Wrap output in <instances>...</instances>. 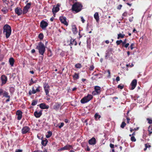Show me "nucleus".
Returning a JSON list of instances; mask_svg holds the SVG:
<instances>
[{"mask_svg": "<svg viewBox=\"0 0 152 152\" xmlns=\"http://www.w3.org/2000/svg\"><path fill=\"white\" fill-rule=\"evenodd\" d=\"M37 82V80H36L34 81L33 80L32 78H31L30 81V83L29 84V85L31 86V85L33 84L34 83H36Z\"/></svg>", "mask_w": 152, "mask_h": 152, "instance_id": "7c9ffc66", "label": "nucleus"}, {"mask_svg": "<svg viewBox=\"0 0 152 152\" xmlns=\"http://www.w3.org/2000/svg\"><path fill=\"white\" fill-rule=\"evenodd\" d=\"M64 125V123L63 122L61 123L60 125L58 126V128L61 129L62 127Z\"/></svg>", "mask_w": 152, "mask_h": 152, "instance_id": "49530a36", "label": "nucleus"}, {"mask_svg": "<svg viewBox=\"0 0 152 152\" xmlns=\"http://www.w3.org/2000/svg\"><path fill=\"white\" fill-rule=\"evenodd\" d=\"M149 131V134H148V135L149 136H151V134H152V131Z\"/></svg>", "mask_w": 152, "mask_h": 152, "instance_id": "774afa93", "label": "nucleus"}, {"mask_svg": "<svg viewBox=\"0 0 152 152\" xmlns=\"http://www.w3.org/2000/svg\"><path fill=\"white\" fill-rule=\"evenodd\" d=\"M101 117V115L98 113H96L94 116V119L96 121L99 120Z\"/></svg>", "mask_w": 152, "mask_h": 152, "instance_id": "a878e982", "label": "nucleus"}, {"mask_svg": "<svg viewBox=\"0 0 152 152\" xmlns=\"http://www.w3.org/2000/svg\"><path fill=\"white\" fill-rule=\"evenodd\" d=\"M133 17H132V18H129V21L130 22H132V21H133Z\"/></svg>", "mask_w": 152, "mask_h": 152, "instance_id": "e2e57ef3", "label": "nucleus"}, {"mask_svg": "<svg viewBox=\"0 0 152 152\" xmlns=\"http://www.w3.org/2000/svg\"><path fill=\"white\" fill-rule=\"evenodd\" d=\"M38 37L40 39V40H42L43 39V37H44V35L42 33H40L39 34V36H38Z\"/></svg>", "mask_w": 152, "mask_h": 152, "instance_id": "f704fd0d", "label": "nucleus"}, {"mask_svg": "<svg viewBox=\"0 0 152 152\" xmlns=\"http://www.w3.org/2000/svg\"><path fill=\"white\" fill-rule=\"evenodd\" d=\"M145 146L147 147V148H150L151 147V145H150V143H146L145 144Z\"/></svg>", "mask_w": 152, "mask_h": 152, "instance_id": "de8ad7c7", "label": "nucleus"}, {"mask_svg": "<svg viewBox=\"0 0 152 152\" xmlns=\"http://www.w3.org/2000/svg\"><path fill=\"white\" fill-rule=\"evenodd\" d=\"M71 148L73 149L72 146L71 145H66L65 146L59 149L58 150V151H60L64 150H69Z\"/></svg>", "mask_w": 152, "mask_h": 152, "instance_id": "1a4fd4ad", "label": "nucleus"}, {"mask_svg": "<svg viewBox=\"0 0 152 152\" xmlns=\"http://www.w3.org/2000/svg\"><path fill=\"white\" fill-rule=\"evenodd\" d=\"M37 101L35 100H33L32 101L31 103V105L32 106H34L36 105L37 104Z\"/></svg>", "mask_w": 152, "mask_h": 152, "instance_id": "4c0bfd02", "label": "nucleus"}, {"mask_svg": "<svg viewBox=\"0 0 152 152\" xmlns=\"http://www.w3.org/2000/svg\"><path fill=\"white\" fill-rule=\"evenodd\" d=\"M116 80L117 82L119 81L120 80V78L119 76H117L116 79Z\"/></svg>", "mask_w": 152, "mask_h": 152, "instance_id": "13d9d810", "label": "nucleus"}, {"mask_svg": "<svg viewBox=\"0 0 152 152\" xmlns=\"http://www.w3.org/2000/svg\"><path fill=\"white\" fill-rule=\"evenodd\" d=\"M124 87V85L122 84H121L118 86V88H120L121 89H123Z\"/></svg>", "mask_w": 152, "mask_h": 152, "instance_id": "58836bf2", "label": "nucleus"}, {"mask_svg": "<svg viewBox=\"0 0 152 152\" xmlns=\"http://www.w3.org/2000/svg\"><path fill=\"white\" fill-rule=\"evenodd\" d=\"M42 110H41L39 112L37 111H35L34 113V116L36 118H39L42 115Z\"/></svg>", "mask_w": 152, "mask_h": 152, "instance_id": "dca6fc26", "label": "nucleus"}, {"mask_svg": "<svg viewBox=\"0 0 152 152\" xmlns=\"http://www.w3.org/2000/svg\"><path fill=\"white\" fill-rule=\"evenodd\" d=\"M1 86L5 84L7 82V77L4 75H3L1 76Z\"/></svg>", "mask_w": 152, "mask_h": 152, "instance_id": "ddd939ff", "label": "nucleus"}, {"mask_svg": "<svg viewBox=\"0 0 152 152\" xmlns=\"http://www.w3.org/2000/svg\"><path fill=\"white\" fill-rule=\"evenodd\" d=\"M60 5L59 4H58L56 7H55L54 6L52 9V12L53 14H55L59 10V7Z\"/></svg>", "mask_w": 152, "mask_h": 152, "instance_id": "a211bd4d", "label": "nucleus"}, {"mask_svg": "<svg viewBox=\"0 0 152 152\" xmlns=\"http://www.w3.org/2000/svg\"><path fill=\"white\" fill-rule=\"evenodd\" d=\"M86 150L88 151H90V149L89 147L88 146H87V148L86 149Z\"/></svg>", "mask_w": 152, "mask_h": 152, "instance_id": "680f3d73", "label": "nucleus"}, {"mask_svg": "<svg viewBox=\"0 0 152 152\" xmlns=\"http://www.w3.org/2000/svg\"><path fill=\"white\" fill-rule=\"evenodd\" d=\"M36 48L38 50L39 54L43 56L45 50V47L42 42H40L39 43Z\"/></svg>", "mask_w": 152, "mask_h": 152, "instance_id": "f03ea898", "label": "nucleus"}, {"mask_svg": "<svg viewBox=\"0 0 152 152\" xmlns=\"http://www.w3.org/2000/svg\"><path fill=\"white\" fill-rule=\"evenodd\" d=\"M52 135V132L50 131L48 132V134L46 135V137L47 138H50Z\"/></svg>", "mask_w": 152, "mask_h": 152, "instance_id": "72a5a7b5", "label": "nucleus"}, {"mask_svg": "<svg viewBox=\"0 0 152 152\" xmlns=\"http://www.w3.org/2000/svg\"><path fill=\"white\" fill-rule=\"evenodd\" d=\"M77 44L76 41L75 40V39H70V43L69 45L71 46V48H72V46L73 45H76Z\"/></svg>", "mask_w": 152, "mask_h": 152, "instance_id": "aec40b11", "label": "nucleus"}, {"mask_svg": "<svg viewBox=\"0 0 152 152\" xmlns=\"http://www.w3.org/2000/svg\"><path fill=\"white\" fill-rule=\"evenodd\" d=\"M72 31L74 34H76L77 33V30L75 25H73L72 26Z\"/></svg>", "mask_w": 152, "mask_h": 152, "instance_id": "b1692460", "label": "nucleus"}, {"mask_svg": "<svg viewBox=\"0 0 152 152\" xmlns=\"http://www.w3.org/2000/svg\"><path fill=\"white\" fill-rule=\"evenodd\" d=\"M59 20L61 22L67 26L68 25V23L66 21V18L65 17L61 16L60 17Z\"/></svg>", "mask_w": 152, "mask_h": 152, "instance_id": "f8f14e48", "label": "nucleus"}, {"mask_svg": "<svg viewBox=\"0 0 152 152\" xmlns=\"http://www.w3.org/2000/svg\"><path fill=\"white\" fill-rule=\"evenodd\" d=\"M122 40H117L116 41V44L117 45H120L121 43L122 44Z\"/></svg>", "mask_w": 152, "mask_h": 152, "instance_id": "ea45409f", "label": "nucleus"}, {"mask_svg": "<svg viewBox=\"0 0 152 152\" xmlns=\"http://www.w3.org/2000/svg\"><path fill=\"white\" fill-rule=\"evenodd\" d=\"M139 128L137 127L136 128H135L134 129H132V128H130V131L131 132H132L133 131H136L137 130L139 129Z\"/></svg>", "mask_w": 152, "mask_h": 152, "instance_id": "a19ab883", "label": "nucleus"}, {"mask_svg": "<svg viewBox=\"0 0 152 152\" xmlns=\"http://www.w3.org/2000/svg\"><path fill=\"white\" fill-rule=\"evenodd\" d=\"M32 152H42V151H40V150H35V151H33Z\"/></svg>", "mask_w": 152, "mask_h": 152, "instance_id": "0e129e2a", "label": "nucleus"}, {"mask_svg": "<svg viewBox=\"0 0 152 152\" xmlns=\"http://www.w3.org/2000/svg\"><path fill=\"white\" fill-rule=\"evenodd\" d=\"M94 91H93L92 94L94 95H99L101 92V88L98 86H96L94 87Z\"/></svg>", "mask_w": 152, "mask_h": 152, "instance_id": "0eeeda50", "label": "nucleus"}, {"mask_svg": "<svg viewBox=\"0 0 152 152\" xmlns=\"http://www.w3.org/2000/svg\"><path fill=\"white\" fill-rule=\"evenodd\" d=\"M23 150L21 149H17L16 150L15 152H22Z\"/></svg>", "mask_w": 152, "mask_h": 152, "instance_id": "5fc2aeb1", "label": "nucleus"}, {"mask_svg": "<svg viewBox=\"0 0 152 152\" xmlns=\"http://www.w3.org/2000/svg\"><path fill=\"white\" fill-rule=\"evenodd\" d=\"M137 80L135 79H134L132 81L130 84L131 86H132L131 88L130 89L131 90H133L135 88L137 85Z\"/></svg>", "mask_w": 152, "mask_h": 152, "instance_id": "2eb2a0df", "label": "nucleus"}, {"mask_svg": "<svg viewBox=\"0 0 152 152\" xmlns=\"http://www.w3.org/2000/svg\"><path fill=\"white\" fill-rule=\"evenodd\" d=\"M82 7V6L81 4L76 2L72 5V9L73 11H75L76 12H77L81 10Z\"/></svg>", "mask_w": 152, "mask_h": 152, "instance_id": "7ed1b4c3", "label": "nucleus"}, {"mask_svg": "<svg viewBox=\"0 0 152 152\" xmlns=\"http://www.w3.org/2000/svg\"><path fill=\"white\" fill-rule=\"evenodd\" d=\"M43 87L46 95L49 96V93L50 90V86L48 83H43Z\"/></svg>", "mask_w": 152, "mask_h": 152, "instance_id": "39448f33", "label": "nucleus"}, {"mask_svg": "<svg viewBox=\"0 0 152 152\" xmlns=\"http://www.w3.org/2000/svg\"><path fill=\"white\" fill-rule=\"evenodd\" d=\"M73 77L74 79H77L79 78V74L75 72L73 75Z\"/></svg>", "mask_w": 152, "mask_h": 152, "instance_id": "cd10ccee", "label": "nucleus"}, {"mask_svg": "<svg viewBox=\"0 0 152 152\" xmlns=\"http://www.w3.org/2000/svg\"><path fill=\"white\" fill-rule=\"evenodd\" d=\"M61 106V104L58 102H56L53 106V109L56 111L58 110Z\"/></svg>", "mask_w": 152, "mask_h": 152, "instance_id": "412c9836", "label": "nucleus"}, {"mask_svg": "<svg viewBox=\"0 0 152 152\" xmlns=\"http://www.w3.org/2000/svg\"><path fill=\"white\" fill-rule=\"evenodd\" d=\"M94 68V67L93 65H92L90 66L89 69L90 70H93Z\"/></svg>", "mask_w": 152, "mask_h": 152, "instance_id": "8fccbe9b", "label": "nucleus"}, {"mask_svg": "<svg viewBox=\"0 0 152 152\" xmlns=\"http://www.w3.org/2000/svg\"><path fill=\"white\" fill-rule=\"evenodd\" d=\"M23 112L20 110H18L16 112V115H18L17 119L20 120H21L22 117Z\"/></svg>", "mask_w": 152, "mask_h": 152, "instance_id": "f3484780", "label": "nucleus"}, {"mask_svg": "<svg viewBox=\"0 0 152 152\" xmlns=\"http://www.w3.org/2000/svg\"><path fill=\"white\" fill-rule=\"evenodd\" d=\"M31 5V2L28 3L24 7L23 9V14H25L27 13L29 9L30 8Z\"/></svg>", "mask_w": 152, "mask_h": 152, "instance_id": "6e6552de", "label": "nucleus"}, {"mask_svg": "<svg viewBox=\"0 0 152 152\" xmlns=\"http://www.w3.org/2000/svg\"><path fill=\"white\" fill-rule=\"evenodd\" d=\"M93 98L92 95L88 94L87 96L84 97L81 100L80 102L82 104H84L89 101Z\"/></svg>", "mask_w": 152, "mask_h": 152, "instance_id": "20e7f679", "label": "nucleus"}, {"mask_svg": "<svg viewBox=\"0 0 152 152\" xmlns=\"http://www.w3.org/2000/svg\"><path fill=\"white\" fill-rule=\"evenodd\" d=\"M94 17L96 22H98L99 21V17L98 13L97 12H96L94 14Z\"/></svg>", "mask_w": 152, "mask_h": 152, "instance_id": "393cba45", "label": "nucleus"}, {"mask_svg": "<svg viewBox=\"0 0 152 152\" xmlns=\"http://www.w3.org/2000/svg\"><path fill=\"white\" fill-rule=\"evenodd\" d=\"M126 41L127 39H126L123 41H122V44H121L124 45V44H125V43H126Z\"/></svg>", "mask_w": 152, "mask_h": 152, "instance_id": "6e6d98bb", "label": "nucleus"}, {"mask_svg": "<svg viewBox=\"0 0 152 152\" xmlns=\"http://www.w3.org/2000/svg\"><path fill=\"white\" fill-rule=\"evenodd\" d=\"M122 7V5L120 4L117 7V9L118 10H120L121 9Z\"/></svg>", "mask_w": 152, "mask_h": 152, "instance_id": "3c124183", "label": "nucleus"}, {"mask_svg": "<svg viewBox=\"0 0 152 152\" xmlns=\"http://www.w3.org/2000/svg\"><path fill=\"white\" fill-rule=\"evenodd\" d=\"M30 130V128L27 126H24L21 129V133L22 134H26Z\"/></svg>", "mask_w": 152, "mask_h": 152, "instance_id": "9d476101", "label": "nucleus"}, {"mask_svg": "<svg viewBox=\"0 0 152 152\" xmlns=\"http://www.w3.org/2000/svg\"><path fill=\"white\" fill-rule=\"evenodd\" d=\"M43 137H42L41 139L42 140L41 144L43 146H45L48 142V140L47 139L45 138V140H43Z\"/></svg>", "mask_w": 152, "mask_h": 152, "instance_id": "5701e85b", "label": "nucleus"}, {"mask_svg": "<svg viewBox=\"0 0 152 152\" xmlns=\"http://www.w3.org/2000/svg\"><path fill=\"white\" fill-rule=\"evenodd\" d=\"M126 119L127 120V123L129 124V121L130 120V119L128 117L126 118Z\"/></svg>", "mask_w": 152, "mask_h": 152, "instance_id": "052dcab7", "label": "nucleus"}, {"mask_svg": "<svg viewBox=\"0 0 152 152\" xmlns=\"http://www.w3.org/2000/svg\"><path fill=\"white\" fill-rule=\"evenodd\" d=\"M125 35L124 34H121V33H120L118 34V37L117 39H119L120 38H124Z\"/></svg>", "mask_w": 152, "mask_h": 152, "instance_id": "c756f323", "label": "nucleus"}, {"mask_svg": "<svg viewBox=\"0 0 152 152\" xmlns=\"http://www.w3.org/2000/svg\"><path fill=\"white\" fill-rule=\"evenodd\" d=\"M147 120L148 121V123L149 124H151L152 123V120L150 119L149 118H147Z\"/></svg>", "mask_w": 152, "mask_h": 152, "instance_id": "a18cd8bd", "label": "nucleus"}, {"mask_svg": "<svg viewBox=\"0 0 152 152\" xmlns=\"http://www.w3.org/2000/svg\"><path fill=\"white\" fill-rule=\"evenodd\" d=\"M128 14V13L127 12H124L123 14H122V16L124 17H126L127 16Z\"/></svg>", "mask_w": 152, "mask_h": 152, "instance_id": "09e8293b", "label": "nucleus"}, {"mask_svg": "<svg viewBox=\"0 0 152 152\" xmlns=\"http://www.w3.org/2000/svg\"><path fill=\"white\" fill-rule=\"evenodd\" d=\"M64 122H65L66 123H68V122H69V120L68 119H66L64 120Z\"/></svg>", "mask_w": 152, "mask_h": 152, "instance_id": "338daca9", "label": "nucleus"}, {"mask_svg": "<svg viewBox=\"0 0 152 152\" xmlns=\"http://www.w3.org/2000/svg\"><path fill=\"white\" fill-rule=\"evenodd\" d=\"M1 11L4 14H6L8 11V10L6 7H3L1 10Z\"/></svg>", "mask_w": 152, "mask_h": 152, "instance_id": "2f4dec72", "label": "nucleus"}, {"mask_svg": "<svg viewBox=\"0 0 152 152\" xmlns=\"http://www.w3.org/2000/svg\"><path fill=\"white\" fill-rule=\"evenodd\" d=\"M40 88L41 87L39 86L37 87L36 89L35 90L34 87H32V90L31 91V90H30L28 92L29 95H31L32 94H35L37 92H40Z\"/></svg>", "mask_w": 152, "mask_h": 152, "instance_id": "423d86ee", "label": "nucleus"}, {"mask_svg": "<svg viewBox=\"0 0 152 152\" xmlns=\"http://www.w3.org/2000/svg\"><path fill=\"white\" fill-rule=\"evenodd\" d=\"M35 52V50L34 49H33L31 50V53H34Z\"/></svg>", "mask_w": 152, "mask_h": 152, "instance_id": "69168bd1", "label": "nucleus"}, {"mask_svg": "<svg viewBox=\"0 0 152 152\" xmlns=\"http://www.w3.org/2000/svg\"><path fill=\"white\" fill-rule=\"evenodd\" d=\"M122 47H125L126 48H127L129 46V44L128 43H126L124 45L121 44Z\"/></svg>", "mask_w": 152, "mask_h": 152, "instance_id": "c9c22d12", "label": "nucleus"}, {"mask_svg": "<svg viewBox=\"0 0 152 152\" xmlns=\"http://www.w3.org/2000/svg\"><path fill=\"white\" fill-rule=\"evenodd\" d=\"M110 148H114V145L113 144H111V143H110Z\"/></svg>", "mask_w": 152, "mask_h": 152, "instance_id": "bf43d9fd", "label": "nucleus"}, {"mask_svg": "<svg viewBox=\"0 0 152 152\" xmlns=\"http://www.w3.org/2000/svg\"><path fill=\"white\" fill-rule=\"evenodd\" d=\"M48 25V23L44 20H42L40 22V27L43 29H45Z\"/></svg>", "mask_w": 152, "mask_h": 152, "instance_id": "9b49d317", "label": "nucleus"}, {"mask_svg": "<svg viewBox=\"0 0 152 152\" xmlns=\"http://www.w3.org/2000/svg\"><path fill=\"white\" fill-rule=\"evenodd\" d=\"M81 21H82V22L83 23H84L85 22V20L84 19V18L83 17H81Z\"/></svg>", "mask_w": 152, "mask_h": 152, "instance_id": "4d7b16f0", "label": "nucleus"}, {"mask_svg": "<svg viewBox=\"0 0 152 152\" xmlns=\"http://www.w3.org/2000/svg\"><path fill=\"white\" fill-rule=\"evenodd\" d=\"M152 130V125H150L148 127V131Z\"/></svg>", "mask_w": 152, "mask_h": 152, "instance_id": "603ef678", "label": "nucleus"}, {"mask_svg": "<svg viewBox=\"0 0 152 152\" xmlns=\"http://www.w3.org/2000/svg\"><path fill=\"white\" fill-rule=\"evenodd\" d=\"M3 96L7 98H10V96L9 95V93L8 92L5 91L3 93Z\"/></svg>", "mask_w": 152, "mask_h": 152, "instance_id": "c85d7f7f", "label": "nucleus"}, {"mask_svg": "<svg viewBox=\"0 0 152 152\" xmlns=\"http://www.w3.org/2000/svg\"><path fill=\"white\" fill-rule=\"evenodd\" d=\"M96 143V139L94 137H93L88 140V143L91 145H94Z\"/></svg>", "mask_w": 152, "mask_h": 152, "instance_id": "6ab92c4d", "label": "nucleus"}, {"mask_svg": "<svg viewBox=\"0 0 152 152\" xmlns=\"http://www.w3.org/2000/svg\"><path fill=\"white\" fill-rule=\"evenodd\" d=\"M75 68L80 69L82 67V65L80 63H77L75 65Z\"/></svg>", "mask_w": 152, "mask_h": 152, "instance_id": "473e14b6", "label": "nucleus"}, {"mask_svg": "<svg viewBox=\"0 0 152 152\" xmlns=\"http://www.w3.org/2000/svg\"><path fill=\"white\" fill-rule=\"evenodd\" d=\"M39 107L42 109H48L49 107L48 105H46L45 103H41L39 105Z\"/></svg>", "mask_w": 152, "mask_h": 152, "instance_id": "4be33fe9", "label": "nucleus"}, {"mask_svg": "<svg viewBox=\"0 0 152 152\" xmlns=\"http://www.w3.org/2000/svg\"><path fill=\"white\" fill-rule=\"evenodd\" d=\"M2 1L4 3H5V4H7V5H8V1H7V0H3Z\"/></svg>", "mask_w": 152, "mask_h": 152, "instance_id": "864d4df0", "label": "nucleus"}, {"mask_svg": "<svg viewBox=\"0 0 152 152\" xmlns=\"http://www.w3.org/2000/svg\"><path fill=\"white\" fill-rule=\"evenodd\" d=\"M134 43H132L130 45V48L131 50H132L134 48Z\"/></svg>", "mask_w": 152, "mask_h": 152, "instance_id": "c03bdc74", "label": "nucleus"}, {"mask_svg": "<svg viewBox=\"0 0 152 152\" xmlns=\"http://www.w3.org/2000/svg\"><path fill=\"white\" fill-rule=\"evenodd\" d=\"M11 27L8 24L5 25L3 27L4 34H5L7 38H8L11 35Z\"/></svg>", "mask_w": 152, "mask_h": 152, "instance_id": "f257e3e1", "label": "nucleus"}, {"mask_svg": "<svg viewBox=\"0 0 152 152\" xmlns=\"http://www.w3.org/2000/svg\"><path fill=\"white\" fill-rule=\"evenodd\" d=\"M126 123L124 122L123 121L121 125V127L123 129L126 126Z\"/></svg>", "mask_w": 152, "mask_h": 152, "instance_id": "e433bc0d", "label": "nucleus"}, {"mask_svg": "<svg viewBox=\"0 0 152 152\" xmlns=\"http://www.w3.org/2000/svg\"><path fill=\"white\" fill-rule=\"evenodd\" d=\"M15 13L18 15L20 16L23 13V11L19 7H17L15 8Z\"/></svg>", "mask_w": 152, "mask_h": 152, "instance_id": "4468645a", "label": "nucleus"}, {"mask_svg": "<svg viewBox=\"0 0 152 152\" xmlns=\"http://www.w3.org/2000/svg\"><path fill=\"white\" fill-rule=\"evenodd\" d=\"M14 59L13 58H11L9 59V62L10 63V64L11 65V66H13L14 63Z\"/></svg>", "mask_w": 152, "mask_h": 152, "instance_id": "bb28decb", "label": "nucleus"}, {"mask_svg": "<svg viewBox=\"0 0 152 152\" xmlns=\"http://www.w3.org/2000/svg\"><path fill=\"white\" fill-rule=\"evenodd\" d=\"M5 91L2 89H0V96L3 95V93Z\"/></svg>", "mask_w": 152, "mask_h": 152, "instance_id": "37998d69", "label": "nucleus"}, {"mask_svg": "<svg viewBox=\"0 0 152 152\" xmlns=\"http://www.w3.org/2000/svg\"><path fill=\"white\" fill-rule=\"evenodd\" d=\"M131 140L132 142L136 141V139L134 136H132L131 137Z\"/></svg>", "mask_w": 152, "mask_h": 152, "instance_id": "79ce46f5", "label": "nucleus"}]
</instances>
